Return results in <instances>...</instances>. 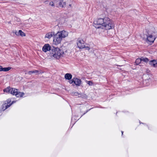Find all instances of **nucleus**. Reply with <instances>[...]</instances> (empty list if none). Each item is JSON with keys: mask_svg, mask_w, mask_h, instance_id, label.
I'll return each instance as SVG.
<instances>
[{"mask_svg": "<svg viewBox=\"0 0 157 157\" xmlns=\"http://www.w3.org/2000/svg\"><path fill=\"white\" fill-rule=\"evenodd\" d=\"M94 25L96 28L105 30L109 29L114 27L112 21L106 17L96 19L94 22Z\"/></svg>", "mask_w": 157, "mask_h": 157, "instance_id": "1", "label": "nucleus"}, {"mask_svg": "<svg viewBox=\"0 0 157 157\" xmlns=\"http://www.w3.org/2000/svg\"><path fill=\"white\" fill-rule=\"evenodd\" d=\"M50 56L52 58L58 59L63 56V52L58 48L53 47L50 52Z\"/></svg>", "mask_w": 157, "mask_h": 157, "instance_id": "2", "label": "nucleus"}, {"mask_svg": "<svg viewBox=\"0 0 157 157\" xmlns=\"http://www.w3.org/2000/svg\"><path fill=\"white\" fill-rule=\"evenodd\" d=\"M62 38L57 33L53 36V43L56 45H58L60 44L62 40Z\"/></svg>", "mask_w": 157, "mask_h": 157, "instance_id": "3", "label": "nucleus"}, {"mask_svg": "<svg viewBox=\"0 0 157 157\" xmlns=\"http://www.w3.org/2000/svg\"><path fill=\"white\" fill-rule=\"evenodd\" d=\"M10 93L13 95H15L17 97H22L24 95L23 93L18 92V90L14 88H11Z\"/></svg>", "mask_w": 157, "mask_h": 157, "instance_id": "4", "label": "nucleus"}, {"mask_svg": "<svg viewBox=\"0 0 157 157\" xmlns=\"http://www.w3.org/2000/svg\"><path fill=\"white\" fill-rule=\"evenodd\" d=\"M6 102H5L2 105V109L4 110L6 109L11 106L12 104L15 102V101H13L10 103L11 102V99H8L6 101Z\"/></svg>", "mask_w": 157, "mask_h": 157, "instance_id": "5", "label": "nucleus"}, {"mask_svg": "<svg viewBox=\"0 0 157 157\" xmlns=\"http://www.w3.org/2000/svg\"><path fill=\"white\" fill-rule=\"evenodd\" d=\"M85 42L81 39L79 38L77 40V45L78 47L80 49H82L85 48Z\"/></svg>", "mask_w": 157, "mask_h": 157, "instance_id": "6", "label": "nucleus"}, {"mask_svg": "<svg viewBox=\"0 0 157 157\" xmlns=\"http://www.w3.org/2000/svg\"><path fill=\"white\" fill-rule=\"evenodd\" d=\"M66 3L64 2L63 0H59V2L56 5V7L58 8H64L65 7Z\"/></svg>", "mask_w": 157, "mask_h": 157, "instance_id": "7", "label": "nucleus"}, {"mask_svg": "<svg viewBox=\"0 0 157 157\" xmlns=\"http://www.w3.org/2000/svg\"><path fill=\"white\" fill-rule=\"evenodd\" d=\"M51 47L50 45L49 44H45L43 46V47L42 48V50L43 51L45 52H46L48 51H50L51 50Z\"/></svg>", "mask_w": 157, "mask_h": 157, "instance_id": "8", "label": "nucleus"}, {"mask_svg": "<svg viewBox=\"0 0 157 157\" xmlns=\"http://www.w3.org/2000/svg\"><path fill=\"white\" fill-rule=\"evenodd\" d=\"M57 33H59V34L61 36L62 38L65 37L67 36L68 35V32L65 30L58 32Z\"/></svg>", "mask_w": 157, "mask_h": 157, "instance_id": "9", "label": "nucleus"}, {"mask_svg": "<svg viewBox=\"0 0 157 157\" xmlns=\"http://www.w3.org/2000/svg\"><path fill=\"white\" fill-rule=\"evenodd\" d=\"M149 64L154 67H157V60H151L149 62Z\"/></svg>", "mask_w": 157, "mask_h": 157, "instance_id": "10", "label": "nucleus"}, {"mask_svg": "<svg viewBox=\"0 0 157 157\" xmlns=\"http://www.w3.org/2000/svg\"><path fill=\"white\" fill-rule=\"evenodd\" d=\"M74 83L76 85L78 86H79L80 85L81 82V81L80 79H78L77 78H74Z\"/></svg>", "mask_w": 157, "mask_h": 157, "instance_id": "11", "label": "nucleus"}, {"mask_svg": "<svg viewBox=\"0 0 157 157\" xmlns=\"http://www.w3.org/2000/svg\"><path fill=\"white\" fill-rule=\"evenodd\" d=\"M54 32H49L46 34L45 38L50 39L53 36H54Z\"/></svg>", "mask_w": 157, "mask_h": 157, "instance_id": "12", "label": "nucleus"}, {"mask_svg": "<svg viewBox=\"0 0 157 157\" xmlns=\"http://www.w3.org/2000/svg\"><path fill=\"white\" fill-rule=\"evenodd\" d=\"M11 68L10 67H3L2 66H0V71H4L6 72L10 70Z\"/></svg>", "mask_w": 157, "mask_h": 157, "instance_id": "13", "label": "nucleus"}, {"mask_svg": "<svg viewBox=\"0 0 157 157\" xmlns=\"http://www.w3.org/2000/svg\"><path fill=\"white\" fill-rule=\"evenodd\" d=\"M155 39V38L153 37L151 35H149L147 37V40L148 41L152 43L154 42Z\"/></svg>", "mask_w": 157, "mask_h": 157, "instance_id": "14", "label": "nucleus"}, {"mask_svg": "<svg viewBox=\"0 0 157 157\" xmlns=\"http://www.w3.org/2000/svg\"><path fill=\"white\" fill-rule=\"evenodd\" d=\"M72 77V75L69 73H67L65 75V78L68 80L71 79Z\"/></svg>", "mask_w": 157, "mask_h": 157, "instance_id": "15", "label": "nucleus"}, {"mask_svg": "<svg viewBox=\"0 0 157 157\" xmlns=\"http://www.w3.org/2000/svg\"><path fill=\"white\" fill-rule=\"evenodd\" d=\"M39 71L38 70H35L32 71H30L28 72V74L29 75H31L32 74L35 73H36V74H39Z\"/></svg>", "mask_w": 157, "mask_h": 157, "instance_id": "16", "label": "nucleus"}, {"mask_svg": "<svg viewBox=\"0 0 157 157\" xmlns=\"http://www.w3.org/2000/svg\"><path fill=\"white\" fill-rule=\"evenodd\" d=\"M71 95L73 96H78L79 97H81L82 94L81 93H79L77 92H73L71 93Z\"/></svg>", "mask_w": 157, "mask_h": 157, "instance_id": "17", "label": "nucleus"}, {"mask_svg": "<svg viewBox=\"0 0 157 157\" xmlns=\"http://www.w3.org/2000/svg\"><path fill=\"white\" fill-rule=\"evenodd\" d=\"M11 89V88L10 87H8L4 89L3 91L5 92L10 93Z\"/></svg>", "mask_w": 157, "mask_h": 157, "instance_id": "18", "label": "nucleus"}, {"mask_svg": "<svg viewBox=\"0 0 157 157\" xmlns=\"http://www.w3.org/2000/svg\"><path fill=\"white\" fill-rule=\"evenodd\" d=\"M141 58H138L136 59L135 61V63L136 65H138L140 63H141Z\"/></svg>", "mask_w": 157, "mask_h": 157, "instance_id": "19", "label": "nucleus"}, {"mask_svg": "<svg viewBox=\"0 0 157 157\" xmlns=\"http://www.w3.org/2000/svg\"><path fill=\"white\" fill-rule=\"evenodd\" d=\"M19 35L21 36H25V33L22 31L21 30H19Z\"/></svg>", "mask_w": 157, "mask_h": 157, "instance_id": "20", "label": "nucleus"}, {"mask_svg": "<svg viewBox=\"0 0 157 157\" xmlns=\"http://www.w3.org/2000/svg\"><path fill=\"white\" fill-rule=\"evenodd\" d=\"M141 61H144L145 62H147L148 61V59L147 58H141Z\"/></svg>", "mask_w": 157, "mask_h": 157, "instance_id": "21", "label": "nucleus"}, {"mask_svg": "<svg viewBox=\"0 0 157 157\" xmlns=\"http://www.w3.org/2000/svg\"><path fill=\"white\" fill-rule=\"evenodd\" d=\"M49 5L52 6H55V4L53 2H50L49 3Z\"/></svg>", "mask_w": 157, "mask_h": 157, "instance_id": "22", "label": "nucleus"}, {"mask_svg": "<svg viewBox=\"0 0 157 157\" xmlns=\"http://www.w3.org/2000/svg\"><path fill=\"white\" fill-rule=\"evenodd\" d=\"M69 82L70 84H72L73 82L74 83V78L72 80L70 81Z\"/></svg>", "mask_w": 157, "mask_h": 157, "instance_id": "23", "label": "nucleus"}, {"mask_svg": "<svg viewBox=\"0 0 157 157\" xmlns=\"http://www.w3.org/2000/svg\"><path fill=\"white\" fill-rule=\"evenodd\" d=\"M16 35H17V36H18V35H19V31H18V32H15L14 33Z\"/></svg>", "mask_w": 157, "mask_h": 157, "instance_id": "24", "label": "nucleus"}, {"mask_svg": "<svg viewBox=\"0 0 157 157\" xmlns=\"http://www.w3.org/2000/svg\"><path fill=\"white\" fill-rule=\"evenodd\" d=\"M84 48H85L86 49L88 50H89L90 49V48L89 47H87H87L85 46Z\"/></svg>", "mask_w": 157, "mask_h": 157, "instance_id": "25", "label": "nucleus"}, {"mask_svg": "<svg viewBox=\"0 0 157 157\" xmlns=\"http://www.w3.org/2000/svg\"><path fill=\"white\" fill-rule=\"evenodd\" d=\"M88 84L90 85H92V82H91V81H89L88 82Z\"/></svg>", "mask_w": 157, "mask_h": 157, "instance_id": "26", "label": "nucleus"}, {"mask_svg": "<svg viewBox=\"0 0 157 157\" xmlns=\"http://www.w3.org/2000/svg\"><path fill=\"white\" fill-rule=\"evenodd\" d=\"M147 73H148V72H150V71L148 69V70H147Z\"/></svg>", "mask_w": 157, "mask_h": 157, "instance_id": "27", "label": "nucleus"}, {"mask_svg": "<svg viewBox=\"0 0 157 157\" xmlns=\"http://www.w3.org/2000/svg\"><path fill=\"white\" fill-rule=\"evenodd\" d=\"M88 111V110H87V111H86V113H83V115H84V114H85Z\"/></svg>", "mask_w": 157, "mask_h": 157, "instance_id": "28", "label": "nucleus"}, {"mask_svg": "<svg viewBox=\"0 0 157 157\" xmlns=\"http://www.w3.org/2000/svg\"><path fill=\"white\" fill-rule=\"evenodd\" d=\"M69 6L70 7H71V4H69Z\"/></svg>", "mask_w": 157, "mask_h": 157, "instance_id": "29", "label": "nucleus"}, {"mask_svg": "<svg viewBox=\"0 0 157 157\" xmlns=\"http://www.w3.org/2000/svg\"><path fill=\"white\" fill-rule=\"evenodd\" d=\"M121 133H122V136L123 133V132L122 131H121Z\"/></svg>", "mask_w": 157, "mask_h": 157, "instance_id": "30", "label": "nucleus"}]
</instances>
